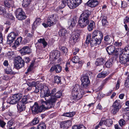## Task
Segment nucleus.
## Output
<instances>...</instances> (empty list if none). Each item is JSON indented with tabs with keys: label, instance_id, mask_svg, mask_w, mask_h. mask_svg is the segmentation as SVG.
Instances as JSON below:
<instances>
[{
	"label": "nucleus",
	"instance_id": "obj_1",
	"mask_svg": "<svg viewBox=\"0 0 129 129\" xmlns=\"http://www.w3.org/2000/svg\"><path fill=\"white\" fill-rule=\"evenodd\" d=\"M56 90V88H54L51 90L50 92L47 86H44V95L43 96V97L46 100L45 101L51 108L54 107L56 101V98L54 96Z\"/></svg>",
	"mask_w": 129,
	"mask_h": 129
},
{
	"label": "nucleus",
	"instance_id": "obj_2",
	"mask_svg": "<svg viewBox=\"0 0 129 129\" xmlns=\"http://www.w3.org/2000/svg\"><path fill=\"white\" fill-rule=\"evenodd\" d=\"M90 12L88 10L83 11L80 16L78 23L82 28H84L89 24L90 20L89 17Z\"/></svg>",
	"mask_w": 129,
	"mask_h": 129
},
{
	"label": "nucleus",
	"instance_id": "obj_3",
	"mask_svg": "<svg viewBox=\"0 0 129 129\" xmlns=\"http://www.w3.org/2000/svg\"><path fill=\"white\" fill-rule=\"evenodd\" d=\"M41 105L39 106L37 103L35 102L34 105L32 107L31 110L32 113L34 114H36L41 112L45 109H50L51 107L43 100H41Z\"/></svg>",
	"mask_w": 129,
	"mask_h": 129
},
{
	"label": "nucleus",
	"instance_id": "obj_4",
	"mask_svg": "<svg viewBox=\"0 0 129 129\" xmlns=\"http://www.w3.org/2000/svg\"><path fill=\"white\" fill-rule=\"evenodd\" d=\"M22 96L23 95L21 93L15 94L8 98L7 100V102L12 105L16 104L20 101Z\"/></svg>",
	"mask_w": 129,
	"mask_h": 129
},
{
	"label": "nucleus",
	"instance_id": "obj_5",
	"mask_svg": "<svg viewBox=\"0 0 129 129\" xmlns=\"http://www.w3.org/2000/svg\"><path fill=\"white\" fill-rule=\"evenodd\" d=\"M81 86L83 88H87L89 87L90 81L89 77L86 75L83 74L81 77Z\"/></svg>",
	"mask_w": 129,
	"mask_h": 129
},
{
	"label": "nucleus",
	"instance_id": "obj_6",
	"mask_svg": "<svg viewBox=\"0 0 129 129\" xmlns=\"http://www.w3.org/2000/svg\"><path fill=\"white\" fill-rule=\"evenodd\" d=\"M16 18L19 20H22L25 19L26 18L24 12L21 8L16 9L15 12Z\"/></svg>",
	"mask_w": 129,
	"mask_h": 129
},
{
	"label": "nucleus",
	"instance_id": "obj_7",
	"mask_svg": "<svg viewBox=\"0 0 129 129\" xmlns=\"http://www.w3.org/2000/svg\"><path fill=\"white\" fill-rule=\"evenodd\" d=\"M14 61V66L18 69L24 66V61L20 56L16 57Z\"/></svg>",
	"mask_w": 129,
	"mask_h": 129
},
{
	"label": "nucleus",
	"instance_id": "obj_8",
	"mask_svg": "<svg viewBox=\"0 0 129 129\" xmlns=\"http://www.w3.org/2000/svg\"><path fill=\"white\" fill-rule=\"evenodd\" d=\"M113 108L111 112L114 114L116 113L121 107V103L119 100H116L113 103L112 105Z\"/></svg>",
	"mask_w": 129,
	"mask_h": 129
},
{
	"label": "nucleus",
	"instance_id": "obj_9",
	"mask_svg": "<svg viewBox=\"0 0 129 129\" xmlns=\"http://www.w3.org/2000/svg\"><path fill=\"white\" fill-rule=\"evenodd\" d=\"M113 108L111 112L114 114L116 113L121 107V103L119 100H116L113 103L112 105Z\"/></svg>",
	"mask_w": 129,
	"mask_h": 129
},
{
	"label": "nucleus",
	"instance_id": "obj_10",
	"mask_svg": "<svg viewBox=\"0 0 129 129\" xmlns=\"http://www.w3.org/2000/svg\"><path fill=\"white\" fill-rule=\"evenodd\" d=\"M129 55L121 53L119 56L120 62L121 63L123 64H125L126 65H129Z\"/></svg>",
	"mask_w": 129,
	"mask_h": 129
},
{
	"label": "nucleus",
	"instance_id": "obj_11",
	"mask_svg": "<svg viewBox=\"0 0 129 129\" xmlns=\"http://www.w3.org/2000/svg\"><path fill=\"white\" fill-rule=\"evenodd\" d=\"M58 19V16L55 14L49 16L47 19V23L49 26L53 25L56 23Z\"/></svg>",
	"mask_w": 129,
	"mask_h": 129
},
{
	"label": "nucleus",
	"instance_id": "obj_12",
	"mask_svg": "<svg viewBox=\"0 0 129 129\" xmlns=\"http://www.w3.org/2000/svg\"><path fill=\"white\" fill-rule=\"evenodd\" d=\"M17 35L18 34L17 33L12 32L10 33L8 36L7 41L8 43L10 44L12 43Z\"/></svg>",
	"mask_w": 129,
	"mask_h": 129
},
{
	"label": "nucleus",
	"instance_id": "obj_13",
	"mask_svg": "<svg viewBox=\"0 0 129 129\" xmlns=\"http://www.w3.org/2000/svg\"><path fill=\"white\" fill-rule=\"evenodd\" d=\"M85 92L82 90H81L80 91V93L79 94L78 92H75V93L74 95L72 94L71 98L72 99L74 100H78L81 99L84 95Z\"/></svg>",
	"mask_w": 129,
	"mask_h": 129
},
{
	"label": "nucleus",
	"instance_id": "obj_14",
	"mask_svg": "<svg viewBox=\"0 0 129 129\" xmlns=\"http://www.w3.org/2000/svg\"><path fill=\"white\" fill-rule=\"evenodd\" d=\"M78 38V35L76 34H72L70 37L69 42L72 45L74 44L77 42Z\"/></svg>",
	"mask_w": 129,
	"mask_h": 129
},
{
	"label": "nucleus",
	"instance_id": "obj_15",
	"mask_svg": "<svg viewBox=\"0 0 129 129\" xmlns=\"http://www.w3.org/2000/svg\"><path fill=\"white\" fill-rule=\"evenodd\" d=\"M50 57L54 59H59L60 57V53L59 51L55 50L53 51L50 54Z\"/></svg>",
	"mask_w": 129,
	"mask_h": 129
},
{
	"label": "nucleus",
	"instance_id": "obj_16",
	"mask_svg": "<svg viewBox=\"0 0 129 129\" xmlns=\"http://www.w3.org/2000/svg\"><path fill=\"white\" fill-rule=\"evenodd\" d=\"M20 52L22 55L29 54L30 53V49L28 46H25L23 47L20 50Z\"/></svg>",
	"mask_w": 129,
	"mask_h": 129
},
{
	"label": "nucleus",
	"instance_id": "obj_17",
	"mask_svg": "<svg viewBox=\"0 0 129 129\" xmlns=\"http://www.w3.org/2000/svg\"><path fill=\"white\" fill-rule=\"evenodd\" d=\"M62 70L61 67L59 64L55 65L54 66L51 67L50 69V72H52L53 71H55L57 73L60 72Z\"/></svg>",
	"mask_w": 129,
	"mask_h": 129
},
{
	"label": "nucleus",
	"instance_id": "obj_18",
	"mask_svg": "<svg viewBox=\"0 0 129 129\" xmlns=\"http://www.w3.org/2000/svg\"><path fill=\"white\" fill-rule=\"evenodd\" d=\"M66 2L68 7L70 9H73L76 7L74 0H64Z\"/></svg>",
	"mask_w": 129,
	"mask_h": 129
},
{
	"label": "nucleus",
	"instance_id": "obj_19",
	"mask_svg": "<svg viewBox=\"0 0 129 129\" xmlns=\"http://www.w3.org/2000/svg\"><path fill=\"white\" fill-rule=\"evenodd\" d=\"M71 124V121L70 120H67L61 122L60 125L61 128H64L68 127Z\"/></svg>",
	"mask_w": 129,
	"mask_h": 129
},
{
	"label": "nucleus",
	"instance_id": "obj_20",
	"mask_svg": "<svg viewBox=\"0 0 129 129\" xmlns=\"http://www.w3.org/2000/svg\"><path fill=\"white\" fill-rule=\"evenodd\" d=\"M25 105L21 102H18L17 103V106L18 110L20 112L24 111L26 108Z\"/></svg>",
	"mask_w": 129,
	"mask_h": 129
},
{
	"label": "nucleus",
	"instance_id": "obj_21",
	"mask_svg": "<svg viewBox=\"0 0 129 129\" xmlns=\"http://www.w3.org/2000/svg\"><path fill=\"white\" fill-rule=\"evenodd\" d=\"M90 45L91 47H93L95 46L97 44L99 45L101 43V41H100L99 40L95 38L92 37L90 41Z\"/></svg>",
	"mask_w": 129,
	"mask_h": 129
},
{
	"label": "nucleus",
	"instance_id": "obj_22",
	"mask_svg": "<svg viewBox=\"0 0 129 129\" xmlns=\"http://www.w3.org/2000/svg\"><path fill=\"white\" fill-rule=\"evenodd\" d=\"M78 18L76 17H74L73 19L69 20L68 23L70 26L72 27L75 26L77 22Z\"/></svg>",
	"mask_w": 129,
	"mask_h": 129
},
{
	"label": "nucleus",
	"instance_id": "obj_23",
	"mask_svg": "<svg viewBox=\"0 0 129 129\" xmlns=\"http://www.w3.org/2000/svg\"><path fill=\"white\" fill-rule=\"evenodd\" d=\"M44 86H43L42 84H40L35 87V90L34 91L35 93H37L40 90L44 94Z\"/></svg>",
	"mask_w": 129,
	"mask_h": 129
},
{
	"label": "nucleus",
	"instance_id": "obj_24",
	"mask_svg": "<svg viewBox=\"0 0 129 129\" xmlns=\"http://www.w3.org/2000/svg\"><path fill=\"white\" fill-rule=\"evenodd\" d=\"M106 50L108 54L110 55L113 54L115 50V47L113 46H110L107 47L106 48Z\"/></svg>",
	"mask_w": 129,
	"mask_h": 129
},
{
	"label": "nucleus",
	"instance_id": "obj_25",
	"mask_svg": "<svg viewBox=\"0 0 129 129\" xmlns=\"http://www.w3.org/2000/svg\"><path fill=\"white\" fill-rule=\"evenodd\" d=\"M87 4L89 6L92 8L98 5V2L96 0H89Z\"/></svg>",
	"mask_w": 129,
	"mask_h": 129
},
{
	"label": "nucleus",
	"instance_id": "obj_26",
	"mask_svg": "<svg viewBox=\"0 0 129 129\" xmlns=\"http://www.w3.org/2000/svg\"><path fill=\"white\" fill-rule=\"evenodd\" d=\"M29 97L28 95L24 96L21 100L20 102L25 104H26L31 102L29 101Z\"/></svg>",
	"mask_w": 129,
	"mask_h": 129
},
{
	"label": "nucleus",
	"instance_id": "obj_27",
	"mask_svg": "<svg viewBox=\"0 0 129 129\" xmlns=\"http://www.w3.org/2000/svg\"><path fill=\"white\" fill-rule=\"evenodd\" d=\"M104 60L103 58H98L96 59L95 64L97 66L102 65L104 63Z\"/></svg>",
	"mask_w": 129,
	"mask_h": 129
},
{
	"label": "nucleus",
	"instance_id": "obj_28",
	"mask_svg": "<svg viewBox=\"0 0 129 129\" xmlns=\"http://www.w3.org/2000/svg\"><path fill=\"white\" fill-rule=\"evenodd\" d=\"M123 49L120 48H119L116 49L115 48L113 54L115 55H118L119 54H120V55L121 53H123Z\"/></svg>",
	"mask_w": 129,
	"mask_h": 129
},
{
	"label": "nucleus",
	"instance_id": "obj_29",
	"mask_svg": "<svg viewBox=\"0 0 129 129\" xmlns=\"http://www.w3.org/2000/svg\"><path fill=\"white\" fill-rule=\"evenodd\" d=\"M113 124V121L110 119H108L105 120V125L108 126H111Z\"/></svg>",
	"mask_w": 129,
	"mask_h": 129
},
{
	"label": "nucleus",
	"instance_id": "obj_30",
	"mask_svg": "<svg viewBox=\"0 0 129 129\" xmlns=\"http://www.w3.org/2000/svg\"><path fill=\"white\" fill-rule=\"evenodd\" d=\"M5 72L7 74L14 75L16 74V73L12 71L11 67H7L5 70Z\"/></svg>",
	"mask_w": 129,
	"mask_h": 129
},
{
	"label": "nucleus",
	"instance_id": "obj_31",
	"mask_svg": "<svg viewBox=\"0 0 129 129\" xmlns=\"http://www.w3.org/2000/svg\"><path fill=\"white\" fill-rule=\"evenodd\" d=\"M113 63V60L112 59H110L106 62L105 63V65L107 67L109 68L112 66Z\"/></svg>",
	"mask_w": 129,
	"mask_h": 129
},
{
	"label": "nucleus",
	"instance_id": "obj_32",
	"mask_svg": "<svg viewBox=\"0 0 129 129\" xmlns=\"http://www.w3.org/2000/svg\"><path fill=\"white\" fill-rule=\"evenodd\" d=\"M67 31L64 28H62L60 29L59 32V35L60 36H64L67 33Z\"/></svg>",
	"mask_w": 129,
	"mask_h": 129
},
{
	"label": "nucleus",
	"instance_id": "obj_33",
	"mask_svg": "<svg viewBox=\"0 0 129 129\" xmlns=\"http://www.w3.org/2000/svg\"><path fill=\"white\" fill-rule=\"evenodd\" d=\"M31 0H23L22 2V5L23 6L27 7L30 4Z\"/></svg>",
	"mask_w": 129,
	"mask_h": 129
},
{
	"label": "nucleus",
	"instance_id": "obj_34",
	"mask_svg": "<svg viewBox=\"0 0 129 129\" xmlns=\"http://www.w3.org/2000/svg\"><path fill=\"white\" fill-rule=\"evenodd\" d=\"M111 37L108 36H106L104 37V40L105 43L107 44H110L112 42V40L110 39Z\"/></svg>",
	"mask_w": 129,
	"mask_h": 129
},
{
	"label": "nucleus",
	"instance_id": "obj_35",
	"mask_svg": "<svg viewBox=\"0 0 129 129\" xmlns=\"http://www.w3.org/2000/svg\"><path fill=\"white\" fill-rule=\"evenodd\" d=\"M103 35L102 33L99 31L97 35L95 38L97 39L98 40H99L101 42V40H102L103 39Z\"/></svg>",
	"mask_w": 129,
	"mask_h": 129
},
{
	"label": "nucleus",
	"instance_id": "obj_36",
	"mask_svg": "<svg viewBox=\"0 0 129 129\" xmlns=\"http://www.w3.org/2000/svg\"><path fill=\"white\" fill-rule=\"evenodd\" d=\"M122 52V53L129 55V45H128L124 48Z\"/></svg>",
	"mask_w": 129,
	"mask_h": 129
},
{
	"label": "nucleus",
	"instance_id": "obj_37",
	"mask_svg": "<svg viewBox=\"0 0 129 129\" xmlns=\"http://www.w3.org/2000/svg\"><path fill=\"white\" fill-rule=\"evenodd\" d=\"M37 128V129H46V124L44 122H40L38 125Z\"/></svg>",
	"mask_w": 129,
	"mask_h": 129
},
{
	"label": "nucleus",
	"instance_id": "obj_38",
	"mask_svg": "<svg viewBox=\"0 0 129 129\" xmlns=\"http://www.w3.org/2000/svg\"><path fill=\"white\" fill-rule=\"evenodd\" d=\"M108 74V73L106 72H102L99 73L97 75L98 78H104Z\"/></svg>",
	"mask_w": 129,
	"mask_h": 129
},
{
	"label": "nucleus",
	"instance_id": "obj_39",
	"mask_svg": "<svg viewBox=\"0 0 129 129\" xmlns=\"http://www.w3.org/2000/svg\"><path fill=\"white\" fill-rule=\"evenodd\" d=\"M38 42L39 43H42L43 44L44 48L46 47L47 45V42L45 41V39H40L38 40Z\"/></svg>",
	"mask_w": 129,
	"mask_h": 129
},
{
	"label": "nucleus",
	"instance_id": "obj_40",
	"mask_svg": "<svg viewBox=\"0 0 129 129\" xmlns=\"http://www.w3.org/2000/svg\"><path fill=\"white\" fill-rule=\"evenodd\" d=\"M75 114L74 112H67L63 114V116L68 117H71L73 116Z\"/></svg>",
	"mask_w": 129,
	"mask_h": 129
},
{
	"label": "nucleus",
	"instance_id": "obj_41",
	"mask_svg": "<svg viewBox=\"0 0 129 129\" xmlns=\"http://www.w3.org/2000/svg\"><path fill=\"white\" fill-rule=\"evenodd\" d=\"M94 23L93 22H90V24H88L87 26L88 30L89 31H91L92 30L94 27Z\"/></svg>",
	"mask_w": 129,
	"mask_h": 129
},
{
	"label": "nucleus",
	"instance_id": "obj_42",
	"mask_svg": "<svg viewBox=\"0 0 129 129\" xmlns=\"http://www.w3.org/2000/svg\"><path fill=\"white\" fill-rule=\"evenodd\" d=\"M39 122V119L38 118H35L31 122V124L33 125L37 124Z\"/></svg>",
	"mask_w": 129,
	"mask_h": 129
},
{
	"label": "nucleus",
	"instance_id": "obj_43",
	"mask_svg": "<svg viewBox=\"0 0 129 129\" xmlns=\"http://www.w3.org/2000/svg\"><path fill=\"white\" fill-rule=\"evenodd\" d=\"M60 78L58 76H56L54 77V81L55 83L57 84L60 83L61 82Z\"/></svg>",
	"mask_w": 129,
	"mask_h": 129
},
{
	"label": "nucleus",
	"instance_id": "obj_44",
	"mask_svg": "<svg viewBox=\"0 0 129 129\" xmlns=\"http://www.w3.org/2000/svg\"><path fill=\"white\" fill-rule=\"evenodd\" d=\"M66 2H65L64 0H62V2L60 3L59 8L60 9L64 8L66 6Z\"/></svg>",
	"mask_w": 129,
	"mask_h": 129
},
{
	"label": "nucleus",
	"instance_id": "obj_45",
	"mask_svg": "<svg viewBox=\"0 0 129 129\" xmlns=\"http://www.w3.org/2000/svg\"><path fill=\"white\" fill-rule=\"evenodd\" d=\"M79 58L78 56H75L72 58V61L73 63H76L79 61Z\"/></svg>",
	"mask_w": 129,
	"mask_h": 129
},
{
	"label": "nucleus",
	"instance_id": "obj_46",
	"mask_svg": "<svg viewBox=\"0 0 129 129\" xmlns=\"http://www.w3.org/2000/svg\"><path fill=\"white\" fill-rule=\"evenodd\" d=\"M6 12L5 9L3 7L0 6V15L6 14Z\"/></svg>",
	"mask_w": 129,
	"mask_h": 129
},
{
	"label": "nucleus",
	"instance_id": "obj_47",
	"mask_svg": "<svg viewBox=\"0 0 129 129\" xmlns=\"http://www.w3.org/2000/svg\"><path fill=\"white\" fill-rule=\"evenodd\" d=\"M123 118L126 120H127L129 119V112L126 113L123 116Z\"/></svg>",
	"mask_w": 129,
	"mask_h": 129
},
{
	"label": "nucleus",
	"instance_id": "obj_48",
	"mask_svg": "<svg viewBox=\"0 0 129 129\" xmlns=\"http://www.w3.org/2000/svg\"><path fill=\"white\" fill-rule=\"evenodd\" d=\"M41 19L40 18H38L36 19L33 25L35 26L36 24L38 25L39 23L41 22Z\"/></svg>",
	"mask_w": 129,
	"mask_h": 129
},
{
	"label": "nucleus",
	"instance_id": "obj_49",
	"mask_svg": "<svg viewBox=\"0 0 129 129\" xmlns=\"http://www.w3.org/2000/svg\"><path fill=\"white\" fill-rule=\"evenodd\" d=\"M78 87H77L76 86H75L74 87L72 91V94L73 95H74L75 93V92H78Z\"/></svg>",
	"mask_w": 129,
	"mask_h": 129
},
{
	"label": "nucleus",
	"instance_id": "obj_50",
	"mask_svg": "<svg viewBox=\"0 0 129 129\" xmlns=\"http://www.w3.org/2000/svg\"><path fill=\"white\" fill-rule=\"evenodd\" d=\"M62 95V93L60 91H58L55 93V95H54V97L57 98H59Z\"/></svg>",
	"mask_w": 129,
	"mask_h": 129
},
{
	"label": "nucleus",
	"instance_id": "obj_51",
	"mask_svg": "<svg viewBox=\"0 0 129 129\" xmlns=\"http://www.w3.org/2000/svg\"><path fill=\"white\" fill-rule=\"evenodd\" d=\"M125 86L127 87H129V75H128L125 82Z\"/></svg>",
	"mask_w": 129,
	"mask_h": 129
},
{
	"label": "nucleus",
	"instance_id": "obj_52",
	"mask_svg": "<svg viewBox=\"0 0 129 129\" xmlns=\"http://www.w3.org/2000/svg\"><path fill=\"white\" fill-rule=\"evenodd\" d=\"M36 82L35 81L27 83L28 86H31V87H36L37 86L36 85Z\"/></svg>",
	"mask_w": 129,
	"mask_h": 129
},
{
	"label": "nucleus",
	"instance_id": "obj_53",
	"mask_svg": "<svg viewBox=\"0 0 129 129\" xmlns=\"http://www.w3.org/2000/svg\"><path fill=\"white\" fill-rule=\"evenodd\" d=\"M60 50L61 51L63 52L64 53H66L68 52L67 49L64 47H62L60 48Z\"/></svg>",
	"mask_w": 129,
	"mask_h": 129
},
{
	"label": "nucleus",
	"instance_id": "obj_54",
	"mask_svg": "<svg viewBox=\"0 0 129 129\" xmlns=\"http://www.w3.org/2000/svg\"><path fill=\"white\" fill-rule=\"evenodd\" d=\"M25 33H26V36L28 38L32 37L33 36V33H28L27 30H25Z\"/></svg>",
	"mask_w": 129,
	"mask_h": 129
},
{
	"label": "nucleus",
	"instance_id": "obj_55",
	"mask_svg": "<svg viewBox=\"0 0 129 129\" xmlns=\"http://www.w3.org/2000/svg\"><path fill=\"white\" fill-rule=\"evenodd\" d=\"M74 1L76 7L80 5L82 2V0H74Z\"/></svg>",
	"mask_w": 129,
	"mask_h": 129
},
{
	"label": "nucleus",
	"instance_id": "obj_56",
	"mask_svg": "<svg viewBox=\"0 0 129 129\" xmlns=\"http://www.w3.org/2000/svg\"><path fill=\"white\" fill-rule=\"evenodd\" d=\"M119 122L120 126H123L125 123V122L124 120L123 119H120L119 121Z\"/></svg>",
	"mask_w": 129,
	"mask_h": 129
},
{
	"label": "nucleus",
	"instance_id": "obj_57",
	"mask_svg": "<svg viewBox=\"0 0 129 129\" xmlns=\"http://www.w3.org/2000/svg\"><path fill=\"white\" fill-rule=\"evenodd\" d=\"M105 121L104 118H102L99 122V125L101 126H102L104 124L105 125Z\"/></svg>",
	"mask_w": 129,
	"mask_h": 129
},
{
	"label": "nucleus",
	"instance_id": "obj_58",
	"mask_svg": "<svg viewBox=\"0 0 129 129\" xmlns=\"http://www.w3.org/2000/svg\"><path fill=\"white\" fill-rule=\"evenodd\" d=\"M2 78L3 79L5 80H8L10 79L11 78L8 76L5 75Z\"/></svg>",
	"mask_w": 129,
	"mask_h": 129
},
{
	"label": "nucleus",
	"instance_id": "obj_59",
	"mask_svg": "<svg viewBox=\"0 0 129 129\" xmlns=\"http://www.w3.org/2000/svg\"><path fill=\"white\" fill-rule=\"evenodd\" d=\"M99 31L96 30H94L93 32L92 37L95 38L98 32H99Z\"/></svg>",
	"mask_w": 129,
	"mask_h": 129
},
{
	"label": "nucleus",
	"instance_id": "obj_60",
	"mask_svg": "<svg viewBox=\"0 0 129 129\" xmlns=\"http://www.w3.org/2000/svg\"><path fill=\"white\" fill-rule=\"evenodd\" d=\"M13 123V121L12 120H10L8 122L7 126L8 127H10L12 126Z\"/></svg>",
	"mask_w": 129,
	"mask_h": 129
},
{
	"label": "nucleus",
	"instance_id": "obj_61",
	"mask_svg": "<svg viewBox=\"0 0 129 129\" xmlns=\"http://www.w3.org/2000/svg\"><path fill=\"white\" fill-rule=\"evenodd\" d=\"M9 18L13 21H15V18L14 16L11 14H9L8 15Z\"/></svg>",
	"mask_w": 129,
	"mask_h": 129
},
{
	"label": "nucleus",
	"instance_id": "obj_62",
	"mask_svg": "<svg viewBox=\"0 0 129 129\" xmlns=\"http://www.w3.org/2000/svg\"><path fill=\"white\" fill-rule=\"evenodd\" d=\"M102 25L103 26H105L106 25H107L108 22L107 20L105 18H104L102 20Z\"/></svg>",
	"mask_w": 129,
	"mask_h": 129
},
{
	"label": "nucleus",
	"instance_id": "obj_63",
	"mask_svg": "<svg viewBox=\"0 0 129 129\" xmlns=\"http://www.w3.org/2000/svg\"><path fill=\"white\" fill-rule=\"evenodd\" d=\"M122 44V43L121 42H119L118 41L115 42L114 43V45L116 46L120 47Z\"/></svg>",
	"mask_w": 129,
	"mask_h": 129
},
{
	"label": "nucleus",
	"instance_id": "obj_64",
	"mask_svg": "<svg viewBox=\"0 0 129 129\" xmlns=\"http://www.w3.org/2000/svg\"><path fill=\"white\" fill-rule=\"evenodd\" d=\"M6 124V123L4 121L0 119V125L3 128Z\"/></svg>",
	"mask_w": 129,
	"mask_h": 129
}]
</instances>
